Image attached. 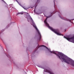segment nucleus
I'll return each mask as SVG.
<instances>
[{
    "label": "nucleus",
    "instance_id": "6",
    "mask_svg": "<svg viewBox=\"0 0 74 74\" xmlns=\"http://www.w3.org/2000/svg\"><path fill=\"white\" fill-rule=\"evenodd\" d=\"M19 5H20V6H21L22 7H23V8H24V9H25L26 10V9L25 8H24V7H23L22 6V5L21 4H19Z\"/></svg>",
    "mask_w": 74,
    "mask_h": 74
},
{
    "label": "nucleus",
    "instance_id": "5",
    "mask_svg": "<svg viewBox=\"0 0 74 74\" xmlns=\"http://www.w3.org/2000/svg\"><path fill=\"white\" fill-rule=\"evenodd\" d=\"M19 14H23V13H18L17 14V15H19Z\"/></svg>",
    "mask_w": 74,
    "mask_h": 74
},
{
    "label": "nucleus",
    "instance_id": "1",
    "mask_svg": "<svg viewBox=\"0 0 74 74\" xmlns=\"http://www.w3.org/2000/svg\"><path fill=\"white\" fill-rule=\"evenodd\" d=\"M45 47L47 49L49 52H50L51 53H54V54L56 55L57 56H58L60 59H61H61H62L63 60L62 62H64L65 63H67L68 64H70L73 66H74V61H73V60L70 58H67L66 57V56L64 55V54H62V53H58V54H57L55 51H51V49H48V48L45 46L44 45H40L39 46V45H38L36 48V51H37V50L40 47Z\"/></svg>",
    "mask_w": 74,
    "mask_h": 74
},
{
    "label": "nucleus",
    "instance_id": "11",
    "mask_svg": "<svg viewBox=\"0 0 74 74\" xmlns=\"http://www.w3.org/2000/svg\"><path fill=\"white\" fill-rule=\"evenodd\" d=\"M35 9H36V7H35Z\"/></svg>",
    "mask_w": 74,
    "mask_h": 74
},
{
    "label": "nucleus",
    "instance_id": "12",
    "mask_svg": "<svg viewBox=\"0 0 74 74\" xmlns=\"http://www.w3.org/2000/svg\"><path fill=\"white\" fill-rule=\"evenodd\" d=\"M54 3H55V1H54Z\"/></svg>",
    "mask_w": 74,
    "mask_h": 74
},
{
    "label": "nucleus",
    "instance_id": "3",
    "mask_svg": "<svg viewBox=\"0 0 74 74\" xmlns=\"http://www.w3.org/2000/svg\"><path fill=\"white\" fill-rule=\"evenodd\" d=\"M64 38H65L67 39L68 41H70V42H72L74 43V36L73 37L70 38H67L65 36H64Z\"/></svg>",
    "mask_w": 74,
    "mask_h": 74
},
{
    "label": "nucleus",
    "instance_id": "2",
    "mask_svg": "<svg viewBox=\"0 0 74 74\" xmlns=\"http://www.w3.org/2000/svg\"><path fill=\"white\" fill-rule=\"evenodd\" d=\"M51 16H47V18L44 21V23H45V24L46 25V26L48 27L49 29H50V30H51L52 32H53L54 33H55L56 34H57V35H58V36H63V35L62 34H61L59 33V30L58 29H53V28L49 26V24H48L47 22V18H50Z\"/></svg>",
    "mask_w": 74,
    "mask_h": 74
},
{
    "label": "nucleus",
    "instance_id": "4",
    "mask_svg": "<svg viewBox=\"0 0 74 74\" xmlns=\"http://www.w3.org/2000/svg\"><path fill=\"white\" fill-rule=\"evenodd\" d=\"M34 27L36 29V30L38 33V35L39 36V39H38V40H39V41H40V39H41V35L40 32H39L38 29L37 28V27H36V26H35Z\"/></svg>",
    "mask_w": 74,
    "mask_h": 74
},
{
    "label": "nucleus",
    "instance_id": "7",
    "mask_svg": "<svg viewBox=\"0 0 74 74\" xmlns=\"http://www.w3.org/2000/svg\"><path fill=\"white\" fill-rule=\"evenodd\" d=\"M31 19L32 20V21L33 22V19H32V18H31Z\"/></svg>",
    "mask_w": 74,
    "mask_h": 74
},
{
    "label": "nucleus",
    "instance_id": "8",
    "mask_svg": "<svg viewBox=\"0 0 74 74\" xmlns=\"http://www.w3.org/2000/svg\"><path fill=\"white\" fill-rule=\"evenodd\" d=\"M61 19H64V18H63V17H61Z\"/></svg>",
    "mask_w": 74,
    "mask_h": 74
},
{
    "label": "nucleus",
    "instance_id": "10",
    "mask_svg": "<svg viewBox=\"0 0 74 74\" xmlns=\"http://www.w3.org/2000/svg\"><path fill=\"white\" fill-rule=\"evenodd\" d=\"M27 13V14H28V13Z\"/></svg>",
    "mask_w": 74,
    "mask_h": 74
},
{
    "label": "nucleus",
    "instance_id": "9",
    "mask_svg": "<svg viewBox=\"0 0 74 74\" xmlns=\"http://www.w3.org/2000/svg\"><path fill=\"white\" fill-rule=\"evenodd\" d=\"M16 1H17V3H18V1H17V0H16Z\"/></svg>",
    "mask_w": 74,
    "mask_h": 74
}]
</instances>
